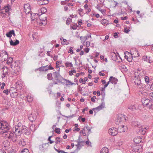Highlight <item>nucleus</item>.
Instances as JSON below:
<instances>
[{"label": "nucleus", "instance_id": "nucleus-59", "mask_svg": "<svg viewBox=\"0 0 153 153\" xmlns=\"http://www.w3.org/2000/svg\"><path fill=\"white\" fill-rule=\"evenodd\" d=\"M149 96L150 97V98L151 100H153V92L149 93Z\"/></svg>", "mask_w": 153, "mask_h": 153}, {"label": "nucleus", "instance_id": "nucleus-55", "mask_svg": "<svg viewBox=\"0 0 153 153\" xmlns=\"http://www.w3.org/2000/svg\"><path fill=\"white\" fill-rule=\"evenodd\" d=\"M3 92L5 93L6 95H7L9 93V91L8 89L4 90L3 91Z\"/></svg>", "mask_w": 153, "mask_h": 153}, {"label": "nucleus", "instance_id": "nucleus-58", "mask_svg": "<svg viewBox=\"0 0 153 153\" xmlns=\"http://www.w3.org/2000/svg\"><path fill=\"white\" fill-rule=\"evenodd\" d=\"M97 9L100 11L102 13H105L106 12V10L105 9L102 10L101 9H99V8H97Z\"/></svg>", "mask_w": 153, "mask_h": 153}, {"label": "nucleus", "instance_id": "nucleus-52", "mask_svg": "<svg viewBox=\"0 0 153 153\" xmlns=\"http://www.w3.org/2000/svg\"><path fill=\"white\" fill-rule=\"evenodd\" d=\"M148 85L149 86L150 89L153 90V82L151 83L150 82V83Z\"/></svg>", "mask_w": 153, "mask_h": 153}, {"label": "nucleus", "instance_id": "nucleus-26", "mask_svg": "<svg viewBox=\"0 0 153 153\" xmlns=\"http://www.w3.org/2000/svg\"><path fill=\"white\" fill-rule=\"evenodd\" d=\"M101 24L104 26L108 25L109 24V22L108 21L105 19H103L101 20Z\"/></svg>", "mask_w": 153, "mask_h": 153}, {"label": "nucleus", "instance_id": "nucleus-14", "mask_svg": "<svg viewBox=\"0 0 153 153\" xmlns=\"http://www.w3.org/2000/svg\"><path fill=\"white\" fill-rule=\"evenodd\" d=\"M45 20L42 21L39 18V19H37L36 21L40 25H45L47 24V17L46 16L45 17Z\"/></svg>", "mask_w": 153, "mask_h": 153}, {"label": "nucleus", "instance_id": "nucleus-2", "mask_svg": "<svg viewBox=\"0 0 153 153\" xmlns=\"http://www.w3.org/2000/svg\"><path fill=\"white\" fill-rule=\"evenodd\" d=\"M14 63L13 66L11 67V69L10 70V73L14 76H16L20 74L21 70L18 63L15 62Z\"/></svg>", "mask_w": 153, "mask_h": 153}, {"label": "nucleus", "instance_id": "nucleus-63", "mask_svg": "<svg viewBox=\"0 0 153 153\" xmlns=\"http://www.w3.org/2000/svg\"><path fill=\"white\" fill-rule=\"evenodd\" d=\"M30 6L29 5V4H25L24 5V10H25V9L26 8H28V9H30V7H29Z\"/></svg>", "mask_w": 153, "mask_h": 153}, {"label": "nucleus", "instance_id": "nucleus-50", "mask_svg": "<svg viewBox=\"0 0 153 153\" xmlns=\"http://www.w3.org/2000/svg\"><path fill=\"white\" fill-rule=\"evenodd\" d=\"M76 146L77 147V149L79 150L81 148L82 146L81 145V143H77V144L76 145Z\"/></svg>", "mask_w": 153, "mask_h": 153}, {"label": "nucleus", "instance_id": "nucleus-42", "mask_svg": "<svg viewBox=\"0 0 153 153\" xmlns=\"http://www.w3.org/2000/svg\"><path fill=\"white\" fill-rule=\"evenodd\" d=\"M144 79L146 83L148 84L150 83V82L149 81V78L148 76H145Z\"/></svg>", "mask_w": 153, "mask_h": 153}, {"label": "nucleus", "instance_id": "nucleus-48", "mask_svg": "<svg viewBox=\"0 0 153 153\" xmlns=\"http://www.w3.org/2000/svg\"><path fill=\"white\" fill-rule=\"evenodd\" d=\"M73 48L71 47L70 48L69 51H68V53H70L71 54H72L74 53V52L73 50Z\"/></svg>", "mask_w": 153, "mask_h": 153}, {"label": "nucleus", "instance_id": "nucleus-35", "mask_svg": "<svg viewBox=\"0 0 153 153\" xmlns=\"http://www.w3.org/2000/svg\"><path fill=\"white\" fill-rule=\"evenodd\" d=\"M65 65L67 67H71L73 66V65L69 62H67L65 64Z\"/></svg>", "mask_w": 153, "mask_h": 153}, {"label": "nucleus", "instance_id": "nucleus-3", "mask_svg": "<svg viewBox=\"0 0 153 153\" xmlns=\"http://www.w3.org/2000/svg\"><path fill=\"white\" fill-rule=\"evenodd\" d=\"M53 83L54 84H57L58 83H61L62 84H64L65 83L61 81L63 78L60 75L59 72L55 71L53 72Z\"/></svg>", "mask_w": 153, "mask_h": 153}, {"label": "nucleus", "instance_id": "nucleus-29", "mask_svg": "<svg viewBox=\"0 0 153 153\" xmlns=\"http://www.w3.org/2000/svg\"><path fill=\"white\" fill-rule=\"evenodd\" d=\"M128 109L132 111H134L136 109V108L134 105H129L128 106Z\"/></svg>", "mask_w": 153, "mask_h": 153}, {"label": "nucleus", "instance_id": "nucleus-1", "mask_svg": "<svg viewBox=\"0 0 153 153\" xmlns=\"http://www.w3.org/2000/svg\"><path fill=\"white\" fill-rule=\"evenodd\" d=\"M10 128V126L6 121L4 120L0 121V133L3 134L4 133H7L6 135L8 138L10 139L14 135V133L9 131Z\"/></svg>", "mask_w": 153, "mask_h": 153}, {"label": "nucleus", "instance_id": "nucleus-32", "mask_svg": "<svg viewBox=\"0 0 153 153\" xmlns=\"http://www.w3.org/2000/svg\"><path fill=\"white\" fill-rule=\"evenodd\" d=\"M2 57V60H4V61H7V58H8V55L7 54H5V55H2L1 56Z\"/></svg>", "mask_w": 153, "mask_h": 153}, {"label": "nucleus", "instance_id": "nucleus-25", "mask_svg": "<svg viewBox=\"0 0 153 153\" xmlns=\"http://www.w3.org/2000/svg\"><path fill=\"white\" fill-rule=\"evenodd\" d=\"M42 1H38V3L39 5H44L48 4L49 3V1L48 0H42Z\"/></svg>", "mask_w": 153, "mask_h": 153}, {"label": "nucleus", "instance_id": "nucleus-30", "mask_svg": "<svg viewBox=\"0 0 153 153\" xmlns=\"http://www.w3.org/2000/svg\"><path fill=\"white\" fill-rule=\"evenodd\" d=\"M128 55H129V56L128 57V56H126V55H125V57L127 61L129 62H131L132 61V58L131 56H130L131 55H130V54H128Z\"/></svg>", "mask_w": 153, "mask_h": 153}, {"label": "nucleus", "instance_id": "nucleus-57", "mask_svg": "<svg viewBox=\"0 0 153 153\" xmlns=\"http://www.w3.org/2000/svg\"><path fill=\"white\" fill-rule=\"evenodd\" d=\"M54 149L58 153H62L63 150H61L59 149H56L55 147H54Z\"/></svg>", "mask_w": 153, "mask_h": 153}, {"label": "nucleus", "instance_id": "nucleus-54", "mask_svg": "<svg viewBox=\"0 0 153 153\" xmlns=\"http://www.w3.org/2000/svg\"><path fill=\"white\" fill-rule=\"evenodd\" d=\"M67 0H65L64 1H61L60 4L62 5H64L66 4H67Z\"/></svg>", "mask_w": 153, "mask_h": 153}, {"label": "nucleus", "instance_id": "nucleus-44", "mask_svg": "<svg viewBox=\"0 0 153 153\" xmlns=\"http://www.w3.org/2000/svg\"><path fill=\"white\" fill-rule=\"evenodd\" d=\"M54 131L56 133L59 134L60 132V129L59 128H56L55 129Z\"/></svg>", "mask_w": 153, "mask_h": 153}, {"label": "nucleus", "instance_id": "nucleus-46", "mask_svg": "<svg viewBox=\"0 0 153 153\" xmlns=\"http://www.w3.org/2000/svg\"><path fill=\"white\" fill-rule=\"evenodd\" d=\"M74 141L77 142L78 143H81L84 142L83 141H80V137H79L78 139Z\"/></svg>", "mask_w": 153, "mask_h": 153}, {"label": "nucleus", "instance_id": "nucleus-19", "mask_svg": "<svg viewBox=\"0 0 153 153\" xmlns=\"http://www.w3.org/2000/svg\"><path fill=\"white\" fill-rule=\"evenodd\" d=\"M125 127L126 128V127L125 126L123 125H121L120 126H119L118 127V128L117 129V131H118V132H125Z\"/></svg>", "mask_w": 153, "mask_h": 153}, {"label": "nucleus", "instance_id": "nucleus-4", "mask_svg": "<svg viewBox=\"0 0 153 153\" xmlns=\"http://www.w3.org/2000/svg\"><path fill=\"white\" fill-rule=\"evenodd\" d=\"M133 80V83L140 89H143L146 86L145 85L141 82L140 79L139 77L135 76Z\"/></svg>", "mask_w": 153, "mask_h": 153}, {"label": "nucleus", "instance_id": "nucleus-21", "mask_svg": "<svg viewBox=\"0 0 153 153\" xmlns=\"http://www.w3.org/2000/svg\"><path fill=\"white\" fill-rule=\"evenodd\" d=\"M10 45H11L15 46L19 44V41L17 39L16 40V41L15 42H14L12 39H10Z\"/></svg>", "mask_w": 153, "mask_h": 153}, {"label": "nucleus", "instance_id": "nucleus-53", "mask_svg": "<svg viewBox=\"0 0 153 153\" xmlns=\"http://www.w3.org/2000/svg\"><path fill=\"white\" fill-rule=\"evenodd\" d=\"M63 117H65L66 118H72L73 117H75L76 116V115L75 114H73L72 115H71L70 116H65L64 115H63Z\"/></svg>", "mask_w": 153, "mask_h": 153}, {"label": "nucleus", "instance_id": "nucleus-49", "mask_svg": "<svg viewBox=\"0 0 153 153\" xmlns=\"http://www.w3.org/2000/svg\"><path fill=\"white\" fill-rule=\"evenodd\" d=\"M7 53L5 51H1V54H0V57H1L2 55H3Z\"/></svg>", "mask_w": 153, "mask_h": 153}, {"label": "nucleus", "instance_id": "nucleus-43", "mask_svg": "<svg viewBox=\"0 0 153 153\" xmlns=\"http://www.w3.org/2000/svg\"><path fill=\"white\" fill-rule=\"evenodd\" d=\"M61 138L59 137H56L55 140L56 141L55 142L56 144H58L59 143H60V141H61V140H60Z\"/></svg>", "mask_w": 153, "mask_h": 153}, {"label": "nucleus", "instance_id": "nucleus-33", "mask_svg": "<svg viewBox=\"0 0 153 153\" xmlns=\"http://www.w3.org/2000/svg\"><path fill=\"white\" fill-rule=\"evenodd\" d=\"M27 101L29 102H31L33 100V97L31 95H28L27 97Z\"/></svg>", "mask_w": 153, "mask_h": 153}, {"label": "nucleus", "instance_id": "nucleus-61", "mask_svg": "<svg viewBox=\"0 0 153 153\" xmlns=\"http://www.w3.org/2000/svg\"><path fill=\"white\" fill-rule=\"evenodd\" d=\"M130 30L129 29H127L126 28H125L124 29V31L126 33H128Z\"/></svg>", "mask_w": 153, "mask_h": 153}, {"label": "nucleus", "instance_id": "nucleus-7", "mask_svg": "<svg viewBox=\"0 0 153 153\" xmlns=\"http://www.w3.org/2000/svg\"><path fill=\"white\" fill-rule=\"evenodd\" d=\"M25 126H22L21 127H19V128H12V131L14 133H15V134H17L18 136L19 135L22 134L23 129V127Z\"/></svg>", "mask_w": 153, "mask_h": 153}, {"label": "nucleus", "instance_id": "nucleus-56", "mask_svg": "<svg viewBox=\"0 0 153 153\" xmlns=\"http://www.w3.org/2000/svg\"><path fill=\"white\" fill-rule=\"evenodd\" d=\"M2 85V86L1 87V88L2 89H4V87L5 85V84L4 82H3L2 84L0 82V85Z\"/></svg>", "mask_w": 153, "mask_h": 153}, {"label": "nucleus", "instance_id": "nucleus-27", "mask_svg": "<svg viewBox=\"0 0 153 153\" xmlns=\"http://www.w3.org/2000/svg\"><path fill=\"white\" fill-rule=\"evenodd\" d=\"M47 78L49 80H52L53 79V73H49L47 74Z\"/></svg>", "mask_w": 153, "mask_h": 153}, {"label": "nucleus", "instance_id": "nucleus-8", "mask_svg": "<svg viewBox=\"0 0 153 153\" xmlns=\"http://www.w3.org/2000/svg\"><path fill=\"white\" fill-rule=\"evenodd\" d=\"M11 97L13 98H16L18 95L17 90L13 88H11L9 90Z\"/></svg>", "mask_w": 153, "mask_h": 153}, {"label": "nucleus", "instance_id": "nucleus-12", "mask_svg": "<svg viewBox=\"0 0 153 153\" xmlns=\"http://www.w3.org/2000/svg\"><path fill=\"white\" fill-rule=\"evenodd\" d=\"M8 68L7 67L4 66L2 68L3 73L1 75L2 78L5 77H7L9 76V73L8 72Z\"/></svg>", "mask_w": 153, "mask_h": 153}, {"label": "nucleus", "instance_id": "nucleus-40", "mask_svg": "<svg viewBox=\"0 0 153 153\" xmlns=\"http://www.w3.org/2000/svg\"><path fill=\"white\" fill-rule=\"evenodd\" d=\"M6 36L8 37L11 38L12 36V30H10L6 34Z\"/></svg>", "mask_w": 153, "mask_h": 153}, {"label": "nucleus", "instance_id": "nucleus-47", "mask_svg": "<svg viewBox=\"0 0 153 153\" xmlns=\"http://www.w3.org/2000/svg\"><path fill=\"white\" fill-rule=\"evenodd\" d=\"M21 153H30L28 150L27 149H25L22 151Z\"/></svg>", "mask_w": 153, "mask_h": 153}, {"label": "nucleus", "instance_id": "nucleus-18", "mask_svg": "<svg viewBox=\"0 0 153 153\" xmlns=\"http://www.w3.org/2000/svg\"><path fill=\"white\" fill-rule=\"evenodd\" d=\"M109 81L112 84H116L118 81V79L112 76H111L109 79Z\"/></svg>", "mask_w": 153, "mask_h": 153}, {"label": "nucleus", "instance_id": "nucleus-24", "mask_svg": "<svg viewBox=\"0 0 153 153\" xmlns=\"http://www.w3.org/2000/svg\"><path fill=\"white\" fill-rule=\"evenodd\" d=\"M149 128L148 126L146 127L143 128H142L139 130V131L142 133V134L144 135L145 134L146 132V130Z\"/></svg>", "mask_w": 153, "mask_h": 153}, {"label": "nucleus", "instance_id": "nucleus-51", "mask_svg": "<svg viewBox=\"0 0 153 153\" xmlns=\"http://www.w3.org/2000/svg\"><path fill=\"white\" fill-rule=\"evenodd\" d=\"M47 69L48 71L49 70H53L54 69V68L52 67L51 65H49V66L48 65H47Z\"/></svg>", "mask_w": 153, "mask_h": 153}, {"label": "nucleus", "instance_id": "nucleus-31", "mask_svg": "<svg viewBox=\"0 0 153 153\" xmlns=\"http://www.w3.org/2000/svg\"><path fill=\"white\" fill-rule=\"evenodd\" d=\"M30 130L33 131H34L36 130L35 125L33 124H31L30 125Z\"/></svg>", "mask_w": 153, "mask_h": 153}, {"label": "nucleus", "instance_id": "nucleus-9", "mask_svg": "<svg viewBox=\"0 0 153 153\" xmlns=\"http://www.w3.org/2000/svg\"><path fill=\"white\" fill-rule=\"evenodd\" d=\"M125 115H124L122 114L118 115L117 117L116 121H115V123L117 125H119V123L122 121V120L124 119L125 120H126V118H125Z\"/></svg>", "mask_w": 153, "mask_h": 153}, {"label": "nucleus", "instance_id": "nucleus-10", "mask_svg": "<svg viewBox=\"0 0 153 153\" xmlns=\"http://www.w3.org/2000/svg\"><path fill=\"white\" fill-rule=\"evenodd\" d=\"M108 133L111 135L114 136L117 134L118 131L116 128L112 127L109 129Z\"/></svg>", "mask_w": 153, "mask_h": 153}, {"label": "nucleus", "instance_id": "nucleus-60", "mask_svg": "<svg viewBox=\"0 0 153 153\" xmlns=\"http://www.w3.org/2000/svg\"><path fill=\"white\" fill-rule=\"evenodd\" d=\"M39 18L42 21V20H45V17L43 18V17L44 16L43 15L41 14L39 15Z\"/></svg>", "mask_w": 153, "mask_h": 153}, {"label": "nucleus", "instance_id": "nucleus-17", "mask_svg": "<svg viewBox=\"0 0 153 153\" xmlns=\"http://www.w3.org/2000/svg\"><path fill=\"white\" fill-rule=\"evenodd\" d=\"M13 58L11 57H8V58H7L6 63L7 64L10 65L11 67L12 66H13V64H15L14 63L15 62H13Z\"/></svg>", "mask_w": 153, "mask_h": 153}, {"label": "nucleus", "instance_id": "nucleus-20", "mask_svg": "<svg viewBox=\"0 0 153 153\" xmlns=\"http://www.w3.org/2000/svg\"><path fill=\"white\" fill-rule=\"evenodd\" d=\"M29 120L31 122H33L36 118V116L35 114H31L28 116Z\"/></svg>", "mask_w": 153, "mask_h": 153}, {"label": "nucleus", "instance_id": "nucleus-45", "mask_svg": "<svg viewBox=\"0 0 153 153\" xmlns=\"http://www.w3.org/2000/svg\"><path fill=\"white\" fill-rule=\"evenodd\" d=\"M72 19H71L70 18H68L66 21V24L67 25H69L70 24V22H72Z\"/></svg>", "mask_w": 153, "mask_h": 153}, {"label": "nucleus", "instance_id": "nucleus-11", "mask_svg": "<svg viewBox=\"0 0 153 153\" xmlns=\"http://www.w3.org/2000/svg\"><path fill=\"white\" fill-rule=\"evenodd\" d=\"M104 99L105 97H102L101 100L102 102L101 105L96 108H93L92 109L93 110L96 109L98 111H99L103 108L105 107V102H104Z\"/></svg>", "mask_w": 153, "mask_h": 153}, {"label": "nucleus", "instance_id": "nucleus-36", "mask_svg": "<svg viewBox=\"0 0 153 153\" xmlns=\"http://www.w3.org/2000/svg\"><path fill=\"white\" fill-rule=\"evenodd\" d=\"M100 151L102 152H105L106 153L107 152V153H108V149L107 147H104L101 149Z\"/></svg>", "mask_w": 153, "mask_h": 153}, {"label": "nucleus", "instance_id": "nucleus-16", "mask_svg": "<svg viewBox=\"0 0 153 153\" xmlns=\"http://www.w3.org/2000/svg\"><path fill=\"white\" fill-rule=\"evenodd\" d=\"M4 9L5 10V13L9 15L10 13V11H11V7L9 4H7L4 7Z\"/></svg>", "mask_w": 153, "mask_h": 153}, {"label": "nucleus", "instance_id": "nucleus-41", "mask_svg": "<svg viewBox=\"0 0 153 153\" xmlns=\"http://www.w3.org/2000/svg\"><path fill=\"white\" fill-rule=\"evenodd\" d=\"M80 27V26L77 25L76 23L74 24L72 27V29L74 30H76L77 27Z\"/></svg>", "mask_w": 153, "mask_h": 153}, {"label": "nucleus", "instance_id": "nucleus-64", "mask_svg": "<svg viewBox=\"0 0 153 153\" xmlns=\"http://www.w3.org/2000/svg\"><path fill=\"white\" fill-rule=\"evenodd\" d=\"M84 51L85 53H87L89 52V49L87 47L85 48L84 49Z\"/></svg>", "mask_w": 153, "mask_h": 153}, {"label": "nucleus", "instance_id": "nucleus-62", "mask_svg": "<svg viewBox=\"0 0 153 153\" xmlns=\"http://www.w3.org/2000/svg\"><path fill=\"white\" fill-rule=\"evenodd\" d=\"M61 102L59 101H57L56 102V105L57 107L58 108L60 107Z\"/></svg>", "mask_w": 153, "mask_h": 153}, {"label": "nucleus", "instance_id": "nucleus-23", "mask_svg": "<svg viewBox=\"0 0 153 153\" xmlns=\"http://www.w3.org/2000/svg\"><path fill=\"white\" fill-rule=\"evenodd\" d=\"M47 66H42L41 67L38 68V70L40 71H48Z\"/></svg>", "mask_w": 153, "mask_h": 153}, {"label": "nucleus", "instance_id": "nucleus-34", "mask_svg": "<svg viewBox=\"0 0 153 153\" xmlns=\"http://www.w3.org/2000/svg\"><path fill=\"white\" fill-rule=\"evenodd\" d=\"M10 139L13 142H16L17 141L18 138L17 134H15Z\"/></svg>", "mask_w": 153, "mask_h": 153}, {"label": "nucleus", "instance_id": "nucleus-15", "mask_svg": "<svg viewBox=\"0 0 153 153\" xmlns=\"http://www.w3.org/2000/svg\"><path fill=\"white\" fill-rule=\"evenodd\" d=\"M23 128V130L22 133L27 136L30 135L31 132L28 128L25 126Z\"/></svg>", "mask_w": 153, "mask_h": 153}, {"label": "nucleus", "instance_id": "nucleus-6", "mask_svg": "<svg viewBox=\"0 0 153 153\" xmlns=\"http://www.w3.org/2000/svg\"><path fill=\"white\" fill-rule=\"evenodd\" d=\"M112 55V59L115 61L117 63H120L122 61V59L120 56L118 52H116V53H114Z\"/></svg>", "mask_w": 153, "mask_h": 153}, {"label": "nucleus", "instance_id": "nucleus-28", "mask_svg": "<svg viewBox=\"0 0 153 153\" xmlns=\"http://www.w3.org/2000/svg\"><path fill=\"white\" fill-rule=\"evenodd\" d=\"M48 143H45L42 144V145L39 146V149L40 150L42 151H44L45 149V146H46L47 144H48Z\"/></svg>", "mask_w": 153, "mask_h": 153}, {"label": "nucleus", "instance_id": "nucleus-39", "mask_svg": "<svg viewBox=\"0 0 153 153\" xmlns=\"http://www.w3.org/2000/svg\"><path fill=\"white\" fill-rule=\"evenodd\" d=\"M23 126L24 125H22L21 123L19 122L18 123L17 125L15 126L13 128H17V127L18 128H18H19V127H21L22 126Z\"/></svg>", "mask_w": 153, "mask_h": 153}, {"label": "nucleus", "instance_id": "nucleus-13", "mask_svg": "<svg viewBox=\"0 0 153 153\" xmlns=\"http://www.w3.org/2000/svg\"><path fill=\"white\" fill-rule=\"evenodd\" d=\"M132 151L135 153H140L142 151V147L141 145H138L134 147L132 149Z\"/></svg>", "mask_w": 153, "mask_h": 153}, {"label": "nucleus", "instance_id": "nucleus-5", "mask_svg": "<svg viewBox=\"0 0 153 153\" xmlns=\"http://www.w3.org/2000/svg\"><path fill=\"white\" fill-rule=\"evenodd\" d=\"M141 102L144 106H148L149 108H152V103L151 101L146 98H143L142 99Z\"/></svg>", "mask_w": 153, "mask_h": 153}, {"label": "nucleus", "instance_id": "nucleus-22", "mask_svg": "<svg viewBox=\"0 0 153 153\" xmlns=\"http://www.w3.org/2000/svg\"><path fill=\"white\" fill-rule=\"evenodd\" d=\"M62 80L64 81L65 82V85L66 86H68V85H73L75 84V83L72 82L71 81H70L69 80L65 79L64 78H62Z\"/></svg>", "mask_w": 153, "mask_h": 153}, {"label": "nucleus", "instance_id": "nucleus-38", "mask_svg": "<svg viewBox=\"0 0 153 153\" xmlns=\"http://www.w3.org/2000/svg\"><path fill=\"white\" fill-rule=\"evenodd\" d=\"M80 39L82 41H83V45H85L84 44V43L85 42V41H86L87 39V36H81L80 37Z\"/></svg>", "mask_w": 153, "mask_h": 153}, {"label": "nucleus", "instance_id": "nucleus-37", "mask_svg": "<svg viewBox=\"0 0 153 153\" xmlns=\"http://www.w3.org/2000/svg\"><path fill=\"white\" fill-rule=\"evenodd\" d=\"M40 11L42 13L41 14L42 15L47 12V10L46 8L44 7H42L40 9Z\"/></svg>", "mask_w": 153, "mask_h": 153}]
</instances>
